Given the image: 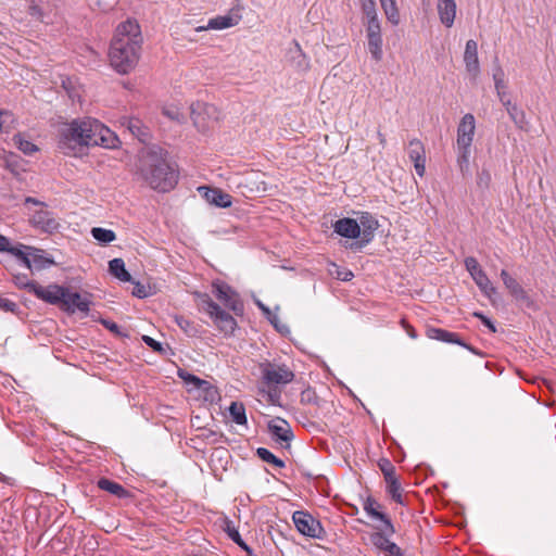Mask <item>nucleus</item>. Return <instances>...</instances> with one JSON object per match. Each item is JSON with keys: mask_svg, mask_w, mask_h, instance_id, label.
<instances>
[{"mask_svg": "<svg viewBox=\"0 0 556 556\" xmlns=\"http://www.w3.org/2000/svg\"><path fill=\"white\" fill-rule=\"evenodd\" d=\"M102 324L111 331L116 332L118 330V326L115 323L103 320Z\"/></svg>", "mask_w": 556, "mask_h": 556, "instance_id": "obj_59", "label": "nucleus"}, {"mask_svg": "<svg viewBox=\"0 0 556 556\" xmlns=\"http://www.w3.org/2000/svg\"><path fill=\"white\" fill-rule=\"evenodd\" d=\"M476 132V119L470 113L465 114L457 126L456 150L457 164L463 175L469 170L470 148Z\"/></svg>", "mask_w": 556, "mask_h": 556, "instance_id": "obj_4", "label": "nucleus"}, {"mask_svg": "<svg viewBox=\"0 0 556 556\" xmlns=\"http://www.w3.org/2000/svg\"><path fill=\"white\" fill-rule=\"evenodd\" d=\"M426 336L431 340L455 343L466 349H470L456 332H451L442 328L428 327L426 330Z\"/></svg>", "mask_w": 556, "mask_h": 556, "instance_id": "obj_23", "label": "nucleus"}, {"mask_svg": "<svg viewBox=\"0 0 556 556\" xmlns=\"http://www.w3.org/2000/svg\"><path fill=\"white\" fill-rule=\"evenodd\" d=\"M9 249V239L0 235V252H4Z\"/></svg>", "mask_w": 556, "mask_h": 556, "instance_id": "obj_57", "label": "nucleus"}, {"mask_svg": "<svg viewBox=\"0 0 556 556\" xmlns=\"http://www.w3.org/2000/svg\"><path fill=\"white\" fill-rule=\"evenodd\" d=\"M226 532L228 536L242 549H248L247 543L242 540L239 531L231 525L230 521L226 523Z\"/></svg>", "mask_w": 556, "mask_h": 556, "instance_id": "obj_40", "label": "nucleus"}, {"mask_svg": "<svg viewBox=\"0 0 556 556\" xmlns=\"http://www.w3.org/2000/svg\"><path fill=\"white\" fill-rule=\"evenodd\" d=\"M372 239V235L371 232H364L363 237L361 240L358 241H355V242H351V243H345L344 247L346 249H351L353 251H359L362 250L366 244H368Z\"/></svg>", "mask_w": 556, "mask_h": 556, "instance_id": "obj_43", "label": "nucleus"}, {"mask_svg": "<svg viewBox=\"0 0 556 556\" xmlns=\"http://www.w3.org/2000/svg\"><path fill=\"white\" fill-rule=\"evenodd\" d=\"M438 12L441 22L447 27L452 26L456 14L455 0H439Z\"/></svg>", "mask_w": 556, "mask_h": 556, "instance_id": "obj_26", "label": "nucleus"}, {"mask_svg": "<svg viewBox=\"0 0 556 556\" xmlns=\"http://www.w3.org/2000/svg\"><path fill=\"white\" fill-rule=\"evenodd\" d=\"M190 380L195 384V386H200L202 383V380L199 379L198 377L195 376H191L190 377Z\"/></svg>", "mask_w": 556, "mask_h": 556, "instance_id": "obj_62", "label": "nucleus"}, {"mask_svg": "<svg viewBox=\"0 0 556 556\" xmlns=\"http://www.w3.org/2000/svg\"><path fill=\"white\" fill-rule=\"evenodd\" d=\"M256 454L265 463L271 464L277 468L285 467V462L276 457L269 450L265 447H258L256 450Z\"/></svg>", "mask_w": 556, "mask_h": 556, "instance_id": "obj_35", "label": "nucleus"}, {"mask_svg": "<svg viewBox=\"0 0 556 556\" xmlns=\"http://www.w3.org/2000/svg\"><path fill=\"white\" fill-rule=\"evenodd\" d=\"M465 267L468 270L470 277L476 282L480 291L489 299L497 293L496 288L492 285L491 280L486 276L485 271L481 268L478 261L468 256L464 261Z\"/></svg>", "mask_w": 556, "mask_h": 556, "instance_id": "obj_9", "label": "nucleus"}, {"mask_svg": "<svg viewBox=\"0 0 556 556\" xmlns=\"http://www.w3.org/2000/svg\"><path fill=\"white\" fill-rule=\"evenodd\" d=\"M30 262H31V269H41L45 268L51 264H53L52 260H49L48 257H45L40 254H33L30 253Z\"/></svg>", "mask_w": 556, "mask_h": 556, "instance_id": "obj_42", "label": "nucleus"}, {"mask_svg": "<svg viewBox=\"0 0 556 556\" xmlns=\"http://www.w3.org/2000/svg\"><path fill=\"white\" fill-rule=\"evenodd\" d=\"M229 414L233 422L237 425H247L245 407L243 403L232 402L229 406Z\"/></svg>", "mask_w": 556, "mask_h": 556, "instance_id": "obj_31", "label": "nucleus"}, {"mask_svg": "<svg viewBox=\"0 0 556 556\" xmlns=\"http://www.w3.org/2000/svg\"><path fill=\"white\" fill-rule=\"evenodd\" d=\"M65 288L58 285H49L42 287L40 285L33 286V293L40 300L52 304L62 305Z\"/></svg>", "mask_w": 556, "mask_h": 556, "instance_id": "obj_14", "label": "nucleus"}, {"mask_svg": "<svg viewBox=\"0 0 556 556\" xmlns=\"http://www.w3.org/2000/svg\"><path fill=\"white\" fill-rule=\"evenodd\" d=\"M294 45H295V48H296L295 52L298 53L296 59H299L298 63H296V66H298V68L300 71H303V72L307 71L308 66H309L308 61H307L306 56L302 53L299 43L294 41ZM292 58L295 59V56H292Z\"/></svg>", "mask_w": 556, "mask_h": 556, "instance_id": "obj_47", "label": "nucleus"}, {"mask_svg": "<svg viewBox=\"0 0 556 556\" xmlns=\"http://www.w3.org/2000/svg\"><path fill=\"white\" fill-rule=\"evenodd\" d=\"M91 300L89 294H80L78 292H72L68 288H65L61 308L67 313H88L90 308Z\"/></svg>", "mask_w": 556, "mask_h": 556, "instance_id": "obj_12", "label": "nucleus"}, {"mask_svg": "<svg viewBox=\"0 0 556 556\" xmlns=\"http://www.w3.org/2000/svg\"><path fill=\"white\" fill-rule=\"evenodd\" d=\"M26 250L30 251L34 249L30 247H26L24 244L12 247L11 242L9 241V249L5 250L4 252H9L15 257H17L27 269L31 270L30 252H26Z\"/></svg>", "mask_w": 556, "mask_h": 556, "instance_id": "obj_28", "label": "nucleus"}, {"mask_svg": "<svg viewBox=\"0 0 556 556\" xmlns=\"http://www.w3.org/2000/svg\"><path fill=\"white\" fill-rule=\"evenodd\" d=\"M10 118H11V116H10L8 113L0 112V134L4 130V128H5V123H7V121H9Z\"/></svg>", "mask_w": 556, "mask_h": 556, "instance_id": "obj_55", "label": "nucleus"}, {"mask_svg": "<svg viewBox=\"0 0 556 556\" xmlns=\"http://www.w3.org/2000/svg\"><path fill=\"white\" fill-rule=\"evenodd\" d=\"M377 532L370 535V541L372 545L384 556H403V552L400 546H397L394 542L389 540V535L393 533H389L384 526L378 527Z\"/></svg>", "mask_w": 556, "mask_h": 556, "instance_id": "obj_13", "label": "nucleus"}, {"mask_svg": "<svg viewBox=\"0 0 556 556\" xmlns=\"http://www.w3.org/2000/svg\"><path fill=\"white\" fill-rule=\"evenodd\" d=\"M121 124L126 127L132 136L138 138L139 141L146 142L149 139V129L143 125L141 119L137 117H123Z\"/></svg>", "mask_w": 556, "mask_h": 556, "instance_id": "obj_25", "label": "nucleus"}, {"mask_svg": "<svg viewBox=\"0 0 556 556\" xmlns=\"http://www.w3.org/2000/svg\"><path fill=\"white\" fill-rule=\"evenodd\" d=\"M363 508L371 519L381 521L389 533H395L391 519L380 510L381 505L374 497L368 496L364 501Z\"/></svg>", "mask_w": 556, "mask_h": 556, "instance_id": "obj_19", "label": "nucleus"}, {"mask_svg": "<svg viewBox=\"0 0 556 556\" xmlns=\"http://www.w3.org/2000/svg\"><path fill=\"white\" fill-rule=\"evenodd\" d=\"M501 279L503 281V285L514 299L518 301L528 300L527 291L514 277L509 275V273L506 269H502Z\"/></svg>", "mask_w": 556, "mask_h": 556, "instance_id": "obj_24", "label": "nucleus"}, {"mask_svg": "<svg viewBox=\"0 0 556 556\" xmlns=\"http://www.w3.org/2000/svg\"><path fill=\"white\" fill-rule=\"evenodd\" d=\"M379 468L383 473L384 480L395 477V467L388 459H381L379 462Z\"/></svg>", "mask_w": 556, "mask_h": 556, "instance_id": "obj_45", "label": "nucleus"}, {"mask_svg": "<svg viewBox=\"0 0 556 556\" xmlns=\"http://www.w3.org/2000/svg\"><path fill=\"white\" fill-rule=\"evenodd\" d=\"M501 102L503 103V105L507 109V108H510V105H514L510 101V99L508 98L507 93L505 92V96H503V93L501 94H497Z\"/></svg>", "mask_w": 556, "mask_h": 556, "instance_id": "obj_56", "label": "nucleus"}, {"mask_svg": "<svg viewBox=\"0 0 556 556\" xmlns=\"http://www.w3.org/2000/svg\"><path fill=\"white\" fill-rule=\"evenodd\" d=\"M215 454L218 455V457L222 459L223 456H227L228 455V451L225 450V448H218L215 451Z\"/></svg>", "mask_w": 556, "mask_h": 556, "instance_id": "obj_60", "label": "nucleus"}, {"mask_svg": "<svg viewBox=\"0 0 556 556\" xmlns=\"http://www.w3.org/2000/svg\"><path fill=\"white\" fill-rule=\"evenodd\" d=\"M295 528L303 535L321 539L325 531L318 520L304 511H295L292 516Z\"/></svg>", "mask_w": 556, "mask_h": 556, "instance_id": "obj_11", "label": "nucleus"}, {"mask_svg": "<svg viewBox=\"0 0 556 556\" xmlns=\"http://www.w3.org/2000/svg\"><path fill=\"white\" fill-rule=\"evenodd\" d=\"M28 13L30 16H33L41 22H45V13H43V9L40 4L31 2L28 7Z\"/></svg>", "mask_w": 556, "mask_h": 556, "instance_id": "obj_48", "label": "nucleus"}, {"mask_svg": "<svg viewBox=\"0 0 556 556\" xmlns=\"http://www.w3.org/2000/svg\"><path fill=\"white\" fill-rule=\"evenodd\" d=\"M118 137L96 118L85 117L63 124L59 129V149L66 155H76L84 147L100 146L106 149L117 148Z\"/></svg>", "mask_w": 556, "mask_h": 556, "instance_id": "obj_1", "label": "nucleus"}, {"mask_svg": "<svg viewBox=\"0 0 556 556\" xmlns=\"http://www.w3.org/2000/svg\"><path fill=\"white\" fill-rule=\"evenodd\" d=\"M378 137H379V143H380L382 147H384V146H386V143H387V140H386L384 135H383V134H381V132H378Z\"/></svg>", "mask_w": 556, "mask_h": 556, "instance_id": "obj_61", "label": "nucleus"}, {"mask_svg": "<svg viewBox=\"0 0 556 556\" xmlns=\"http://www.w3.org/2000/svg\"><path fill=\"white\" fill-rule=\"evenodd\" d=\"M493 79L494 85L497 94L503 93L505 96V89H506V80H505V73L501 67H497L493 73Z\"/></svg>", "mask_w": 556, "mask_h": 556, "instance_id": "obj_39", "label": "nucleus"}, {"mask_svg": "<svg viewBox=\"0 0 556 556\" xmlns=\"http://www.w3.org/2000/svg\"><path fill=\"white\" fill-rule=\"evenodd\" d=\"M132 294L134 295H137L138 298H144L147 296V293H146V290H144V287L141 286L140 283H137L134 291H132Z\"/></svg>", "mask_w": 556, "mask_h": 556, "instance_id": "obj_54", "label": "nucleus"}, {"mask_svg": "<svg viewBox=\"0 0 556 556\" xmlns=\"http://www.w3.org/2000/svg\"><path fill=\"white\" fill-rule=\"evenodd\" d=\"M17 148L25 154H33L37 151V147L29 140L24 139L21 135H16L13 138Z\"/></svg>", "mask_w": 556, "mask_h": 556, "instance_id": "obj_38", "label": "nucleus"}, {"mask_svg": "<svg viewBox=\"0 0 556 556\" xmlns=\"http://www.w3.org/2000/svg\"><path fill=\"white\" fill-rule=\"evenodd\" d=\"M110 273L124 282H129L131 280L130 274L125 268V263L122 258H113L109 263Z\"/></svg>", "mask_w": 556, "mask_h": 556, "instance_id": "obj_29", "label": "nucleus"}, {"mask_svg": "<svg viewBox=\"0 0 556 556\" xmlns=\"http://www.w3.org/2000/svg\"><path fill=\"white\" fill-rule=\"evenodd\" d=\"M384 481L387 484V492L392 497V500L399 504H403L402 486H401L397 476L392 477Z\"/></svg>", "mask_w": 556, "mask_h": 556, "instance_id": "obj_32", "label": "nucleus"}, {"mask_svg": "<svg viewBox=\"0 0 556 556\" xmlns=\"http://www.w3.org/2000/svg\"><path fill=\"white\" fill-rule=\"evenodd\" d=\"M142 340L148 346H150L155 352H161L163 350L162 344L149 336H143Z\"/></svg>", "mask_w": 556, "mask_h": 556, "instance_id": "obj_51", "label": "nucleus"}, {"mask_svg": "<svg viewBox=\"0 0 556 556\" xmlns=\"http://www.w3.org/2000/svg\"><path fill=\"white\" fill-rule=\"evenodd\" d=\"M190 110L191 119L201 131L208 129L212 123L218 118L217 109L213 104L198 101L191 104Z\"/></svg>", "mask_w": 556, "mask_h": 556, "instance_id": "obj_8", "label": "nucleus"}, {"mask_svg": "<svg viewBox=\"0 0 556 556\" xmlns=\"http://www.w3.org/2000/svg\"><path fill=\"white\" fill-rule=\"evenodd\" d=\"M507 113L516 124L522 123L525 119V113L516 104L507 108Z\"/></svg>", "mask_w": 556, "mask_h": 556, "instance_id": "obj_49", "label": "nucleus"}, {"mask_svg": "<svg viewBox=\"0 0 556 556\" xmlns=\"http://www.w3.org/2000/svg\"><path fill=\"white\" fill-rule=\"evenodd\" d=\"M268 431L276 442H285L289 446L293 432L289 422L282 418H275L268 422Z\"/></svg>", "mask_w": 556, "mask_h": 556, "instance_id": "obj_17", "label": "nucleus"}, {"mask_svg": "<svg viewBox=\"0 0 556 556\" xmlns=\"http://www.w3.org/2000/svg\"><path fill=\"white\" fill-rule=\"evenodd\" d=\"M98 486L99 489L106 491L119 498H124L129 495V492L122 484L106 478H101L98 481Z\"/></svg>", "mask_w": 556, "mask_h": 556, "instance_id": "obj_27", "label": "nucleus"}, {"mask_svg": "<svg viewBox=\"0 0 556 556\" xmlns=\"http://www.w3.org/2000/svg\"><path fill=\"white\" fill-rule=\"evenodd\" d=\"M91 235L97 241L103 244H109L116 239V233L113 230L101 227H93Z\"/></svg>", "mask_w": 556, "mask_h": 556, "instance_id": "obj_33", "label": "nucleus"}, {"mask_svg": "<svg viewBox=\"0 0 556 556\" xmlns=\"http://www.w3.org/2000/svg\"><path fill=\"white\" fill-rule=\"evenodd\" d=\"M141 37H114L109 49L111 66L119 74L131 72L140 58Z\"/></svg>", "mask_w": 556, "mask_h": 556, "instance_id": "obj_3", "label": "nucleus"}, {"mask_svg": "<svg viewBox=\"0 0 556 556\" xmlns=\"http://www.w3.org/2000/svg\"><path fill=\"white\" fill-rule=\"evenodd\" d=\"M472 315L473 317L479 318L482 321V324L490 329L491 332H496V327L494 326L492 320L488 318L485 315H483L480 312H475Z\"/></svg>", "mask_w": 556, "mask_h": 556, "instance_id": "obj_50", "label": "nucleus"}, {"mask_svg": "<svg viewBox=\"0 0 556 556\" xmlns=\"http://www.w3.org/2000/svg\"><path fill=\"white\" fill-rule=\"evenodd\" d=\"M464 62L470 77L476 79L480 73V65L478 60V43L472 39L468 40L466 43Z\"/></svg>", "mask_w": 556, "mask_h": 556, "instance_id": "obj_20", "label": "nucleus"}, {"mask_svg": "<svg viewBox=\"0 0 556 556\" xmlns=\"http://www.w3.org/2000/svg\"><path fill=\"white\" fill-rule=\"evenodd\" d=\"M300 402L303 405L314 406V415L316 417H320V415L326 416V414L330 412L328 407L329 403L319 399L315 390L312 388H306L301 392Z\"/></svg>", "mask_w": 556, "mask_h": 556, "instance_id": "obj_18", "label": "nucleus"}, {"mask_svg": "<svg viewBox=\"0 0 556 556\" xmlns=\"http://www.w3.org/2000/svg\"><path fill=\"white\" fill-rule=\"evenodd\" d=\"M15 307H16V304L13 301H11L7 298L0 296V309L5 311V312H13L15 309Z\"/></svg>", "mask_w": 556, "mask_h": 556, "instance_id": "obj_52", "label": "nucleus"}, {"mask_svg": "<svg viewBox=\"0 0 556 556\" xmlns=\"http://www.w3.org/2000/svg\"><path fill=\"white\" fill-rule=\"evenodd\" d=\"M247 552V556H257L253 553V551L248 546V549H244Z\"/></svg>", "mask_w": 556, "mask_h": 556, "instance_id": "obj_64", "label": "nucleus"}, {"mask_svg": "<svg viewBox=\"0 0 556 556\" xmlns=\"http://www.w3.org/2000/svg\"><path fill=\"white\" fill-rule=\"evenodd\" d=\"M408 156L414 163V167L418 176L422 177L426 173V151L424 143L414 138L408 142Z\"/></svg>", "mask_w": 556, "mask_h": 556, "instance_id": "obj_16", "label": "nucleus"}, {"mask_svg": "<svg viewBox=\"0 0 556 556\" xmlns=\"http://www.w3.org/2000/svg\"><path fill=\"white\" fill-rule=\"evenodd\" d=\"M115 35H141V28L137 20L127 18L117 25Z\"/></svg>", "mask_w": 556, "mask_h": 556, "instance_id": "obj_30", "label": "nucleus"}, {"mask_svg": "<svg viewBox=\"0 0 556 556\" xmlns=\"http://www.w3.org/2000/svg\"><path fill=\"white\" fill-rule=\"evenodd\" d=\"M334 231L348 239H357L361 236V227L353 218H341L333 224Z\"/></svg>", "mask_w": 556, "mask_h": 556, "instance_id": "obj_22", "label": "nucleus"}, {"mask_svg": "<svg viewBox=\"0 0 556 556\" xmlns=\"http://www.w3.org/2000/svg\"><path fill=\"white\" fill-rule=\"evenodd\" d=\"M240 16L230 12L227 15H219L208 21L206 25L198 26L194 28L195 31H203L207 29H224L235 26L239 23Z\"/></svg>", "mask_w": 556, "mask_h": 556, "instance_id": "obj_21", "label": "nucleus"}, {"mask_svg": "<svg viewBox=\"0 0 556 556\" xmlns=\"http://www.w3.org/2000/svg\"><path fill=\"white\" fill-rule=\"evenodd\" d=\"M162 113L169 119L178 122V123L182 122V119H184V114L181 113L180 109L174 104L165 105L162 109Z\"/></svg>", "mask_w": 556, "mask_h": 556, "instance_id": "obj_41", "label": "nucleus"}, {"mask_svg": "<svg viewBox=\"0 0 556 556\" xmlns=\"http://www.w3.org/2000/svg\"><path fill=\"white\" fill-rule=\"evenodd\" d=\"M201 306L202 309L214 320V324L222 332L227 336L235 332L237 328L236 319L230 314L222 309L220 306L207 294H203L201 296Z\"/></svg>", "mask_w": 556, "mask_h": 556, "instance_id": "obj_5", "label": "nucleus"}, {"mask_svg": "<svg viewBox=\"0 0 556 556\" xmlns=\"http://www.w3.org/2000/svg\"><path fill=\"white\" fill-rule=\"evenodd\" d=\"M383 10H384L386 15L390 22H392L393 24L399 23V12H397L394 1H391V3H389V5L383 7Z\"/></svg>", "mask_w": 556, "mask_h": 556, "instance_id": "obj_46", "label": "nucleus"}, {"mask_svg": "<svg viewBox=\"0 0 556 556\" xmlns=\"http://www.w3.org/2000/svg\"><path fill=\"white\" fill-rule=\"evenodd\" d=\"M337 278L343 281L351 280L353 277V273L351 270L337 271Z\"/></svg>", "mask_w": 556, "mask_h": 556, "instance_id": "obj_53", "label": "nucleus"}, {"mask_svg": "<svg viewBox=\"0 0 556 556\" xmlns=\"http://www.w3.org/2000/svg\"><path fill=\"white\" fill-rule=\"evenodd\" d=\"M198 191L210 204L217 207L227 208L232 205V197L219 188L202 186Z\"/></svg>", "mask_w": 556, "mask_h": 556, "instance_id": "obj_15", "label": "nucleus"}, {"mask_svg": "<svg viewBox=\"0 0 556 556\" xmlns=\"http://www.w3.org/2000/svg\"><path fill=\"white\" fill-rule=\"evenodd\" d=\"M175 321L179 326L181 330H184L188 336H195L198 333L197 326L193 321L189 320L184 316H175Z\"/></svg>", "mask_w": 556, "mask_h": 556, "instance_id": "obj_37", "label": "nucleus"}, {"mask_svg": "<svg viewBox=\"0 0 556 556\" xmlns=\"http://www.w3.org/2000/svg\"><path fill=\"white\" fill-rule=\"evenodd\" d=\"M141 178L154 190L167 192L177 184V172L162 151L149 150L141 154L138 165Z\"/></svg>", "mask_w": 556, "mask_h": 556, "instance_id": "obj_2", "label": "nucleus"}, {"mask_svg": "<svg viewBox=\"0 0 556 556\" xmlns=\"http://www.w3.org/2000/svg\"><path fill=\"white\" fill-rule=\"evenodd\" d=\"M14 283L18 288L26 289L28 292H31V293H33V286L38 285L37 282L29 280L26 275H21V274L14 276Z\"/></svg>", "mask_w": 556, "mask_h": 556, "instance_id": "obj_44", "label": "nucleus"}, {"mask_svg": "<svg viewBox=\"0 0 556 556\" xmlns=\"http://www.w3.org/2000/svg\"><path fill=\"white\" fill-rule=\"evenodd\" d=\"M213 292L215 296L236 315H242L244 311L243 302L240 300L239 294L226 283L214 282Z\"/></svg>", "mask_w": 556, "mask_h": 556, "instance_id": "obj_10", "label": "nucleus"}, {"mask_svg": "<svg viewBox=\"0 0 556 556\" xmlns=\"http://www.w3.org/2000/svg\"><path fill=\"white\" fill-rule=\"evenodd\" d=\"M400 324L404 330L406 329V327H408L410 325V324H408V321L405 318H402Z\"/></svg>", "mask_w": 556, "mask_h": 556, "instance_id": "obj_63", "label": "nucleus"}, {"mask_svg": "<svg viewBox=\"0 0 556 556\" xmlns=\"http://www.w3.org/2000/svg\"><path fill=\"white\" fill-rule=\"evenodd\" d=\"M40 205L39 210H36L29 218V223L33 227L48 233H53L59 230L60 223L55 218L54 214L46 208V204L38 201L35 198L27 197L25 204Z\"/></svg>", "mask_w": 556, "mask_h": 556, "instance_id": "obj_7", "label": "nucleus"}, {"mask_svg": "<svg viewBox=\"0 0 556 556\" xmlns=\"http://www.w3.org/2000/svg\"><path fill=\"white\" fill-rule=\"evenodd\" d=\"M382 37H369L368 50L376 61L382 59Z\"/></svg>", "mask_w": 556, "mask_h": 556, "instance_id": "obj_36", "label": "nucleus"}, {"mask_svg": "<svg viewBox=\"0 0 556 556\" xmlns=\"http://www.w3.org/2000/svg\"><path fill=\"white\" fill-rule=\"evenodd\" d=\"M263 382L267 387L286 386L293 381L295 375L286 364L264 362L260 364Z\"/></svg>", "mask_w": 556, "mask_h": 556, "instance_id": "obj_6", "label": "nucleus"}, {"mask_svg": "<svg viewBox=\"0 0 556 556\" xmlns=\"http://www.w3.org/2000/svg\"><path fill=\"white\" fill-rule=\"evenodd\" d=\"M405 332L407 333V336L412 339H417L418 334L416 332V329L409 325L408 327H406L405 329Z\"/></svg>", "mask_w": 556, "mask_h": 556, "instance_id": "obj_58", "label": "nucleus"}, {"mask_svg": "<svg viewBox=\"0 0 556 556\" xmlns=\"http://www.w3.org/2000/svg\"><path fill=\"white\" fill-rule=\"evenodd\" d=\"M365 11L368 17V34L367 35H379L380 26L379 21L377 18L374 4L371 3L369 7H365Z\"/></svg>", "mask_w": 556, "mask_h": 556, "instance_id": "obj_34", "label": "nucleus"}]
</instances>
